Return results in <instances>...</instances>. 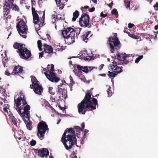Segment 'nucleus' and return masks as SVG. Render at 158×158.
Here are the masks:
<instances>
[{
  "instance_id": "nucleus-1",
  "label": "nucleus",
  "mask_w": 158,
  "mask_h": 158,
  "mask_svg": "<svg viewBox=\"0 0 158 158\" xmlns=\"http://www.w3.org/2000/svg\"><path fill=\"white\" fill-rule=\"evenodd\" d=\"M91 88L88 90L83 100L77 105L78 111L79 114H85L86 112L92 111L96 109V106H98L97 100L92 98L91 91L93 89Z\"/></svg>"
},
{
  "instance_id": "nucleus-2",
  "label": "nucleus",
  "mask_w": 158,
  "mask_h": 158,
  "mask_svg": "<svg viewBox=\"0 0 158 158\" xmlns=\"http://www.w3.org/2000/svg\"><path fill=\"white\" fill-rule=\"evenodd\" d=\"M14 102L15 108L21 116L22 118H26L29 120L30 117L29 111L30 106L27 104L25 96L21 94L17 100L15 98Z\"/></svg>"
},
{
  "instance_id": "nucleus-3",
  "label": "nucleus",
  "mask_w": 158,
  "mask_h": 158,
  "mask_svg": "<svg viewBox=\"0 0 158 158\" xmlns=\"http://www.w3.org/2000/svg\"><path fill=\"white\" fill-rule=\"evenodd\" d=\"M31 2L32 5L31 10L33 23L37 25V26L35 27V29L36 30L38 31L40 29V27L44 25L45 19V12L44 11L43 12L41 11H37L39 15L43 13V15L40 21L39 15L37 13V11L35 10V7H33V6H35L36 5V2L34 0H31Z\"/></svg>"
},
{
  "instance_id": "nucleus-4",
  "label": "nucleus",
  "mask_w": 158,
  "mask_h": 158,
  "mask_svg": "<svg viewBox=\"0 0 158 158\" xmlns=\"http://www.w3.org/2000/svg\"><path fill=\"white\" fill-rule=\"evenodd\" d=\"M67 131H64L62 135L61 141L64 144L67 150L70 149L73 146L77 143V139L76 137L69 135H66Z\"/></svg>"
},
{
  "instance_id": "nucleus-5",
  "label": "nucleus",
  "mask_w": 158,
  "mask_h": 158,
  "mask_svg": "<svg viewBox=\"0 0 158 158\" xmlns=\"http://www.w3.org/2000/svg\"><path fill=\"white\" fill-rule=\"evenodd\" d=\"M14 0H6L3 6L4 17L7 20V16L10 13L11 9L13 10L19 12L20 10L19 6L16 4H14Z\"/></svg>"
},
{
  "instance_id": "nucleus-6",
  "label": "nucleus",
  "mask_w": 158,
  "mask_h": 158,
  "mask_svg": "<svg viewBox=\"0 0 158 158\" xmlns=\"http://www.w3.org/2000/svg\"><path fill=\"white\" fill-rule=\"evenodd\" d=\"M44 70L46 71L44 73L47 78L52 82H57L60 80V77H56V74L54 72V65L52 64L51 65H48L46 68H44Z\"/></svg>"
},
{
  "instance_id": "nucleus-7",
  "label": "nucleus",
  "mask_w": 158,
  "mask_h": 158,
  "mask_svg": "<svg viewBox=\"0 0 158 158\" xmlns=\"http://www.w3.org/2000/svg\"><path fill=\"white\" fill-rule=\"evenodd\" d=\"M107 44L109 46L110 51L114 53L115 50L117 51L120 48V42L118 38L114 39L112 36H110L108 38Z\"/></svg>"
},
{
  "instance_id": "nucleus-8",
  "label": "nucleus",
  "mask_w": 158,
  "mask_h": 158,
  "mask_svg": "<svg viewBox=\"0 0 158 158\" xmlns=\"http://www.w3.org/2000/svg\"><path fill=\"white\" fill-rule=\"evenodd\" d=\"M37 130V135L42 140L43 139L46 131L48 132L49 128L46 123L43 121H41L38 124Z\"/></svg>"
},
{
  "instance_id": "nucleus-9",
  "label": "nucleus",
  "mask_w": 158,
  "mask_h": 158,
  "mask_svg": "<svg viewBox=\"0 0 158 158\" xmlns=\"http://www.w3.org/2000/svg\"><path fill=\"white\" fill-rule=\"evenodd\" d=\"M16 27L20 35L24 38L27 37L28 28L27 24L23 20H20L17 24Z\"/></svg>"
},
{
  "instance_id": "nucleus-10",
  "label": "nucleus",
  "mask_w": 158,
  "mask_h": 158,
  "mask_svg": "<svg viewBox=\"0 0 158 158\" xmlns=\"http://www.w3.org/2000/svg\"><path fill=\"white\" fill-rule=\"evenodd\" d=\"M79 22L81 27H90L91 26L89 15L86 13L82 14L79 19Z\"/></svg>"
},
{
  "instance_id": "nucleus-11",
  "label": "nucleus",
  "mask_w": 158,
  "mask_h": 158,
  "mask_svg": "<svg viewBox=\"0 0 158 158\" xmlns=\"http://www.w3.org/2000/svg\"><path fill=\"white\" fill-rule=\"evenodd\" d=\"M66 32H64V30L62 32V34L63 36L65 38V41L66 44H73L75 42V36L74 35V32L68 31H67Z\"/></svg>"
},
{
  "instance_id": "nucleus-12",
  "label": "nucleus",
  "mask_w": 158,
  "mask_h": 158,
  "mask_svg": "<svg viewBox=\"0 0 158 158\" xmlns=\"http://www.w3.org/2000/svg\"><path fill=\"white\" fill-rule=\"evenodd\" d=\"M19 53L20 58L23 59L27 60L31 56V52L27 48L24 47L22 50L20 51Z\"/></svg>"
},
{
  "instance_id": "nucleus-13",
  "label": "nucleus",
  "mask_w": 158,
  "mask_h": 158,
  "mask_svg": "<svg viewBox=\"0 0 158 158\" xmlns=\"http://www.w3.org/2000/svg\"><path fill=\"white\" fill-rule=\"evenodd\" d=\"M34 152L37 154L39 156L42 158L44 157H47L49 155V151L48 149L45 148H43L40 149H34Z\"/></svg>"
},
{
  "instance_id": "nucleus-14",
  "label": "nucleus",
  "mask_w": 158,
  "mask_h": 158,
  "mask_svg": "<svg viewBox=\"0 0 158 158\" xmlns=\"http://www.w3.org/2000/svg\"><path fill=\"white\" fill-rule=\"evenodd\" d=\"M129 55H127L125 53H122V54L119 53L117 54V58L118 60L123 61L122 62H121L122 64H126L130 61L129 60L127 59V58H129Z\"/></svg>"
},
{
  "instance_id": "nucleus-15",
  "label": "nucleus",
  "mask_w": 158,
  "mask_h": 158,
  "mask_svg": "<svg viewBox=\"0 0 158 158\" xmlns=\"http://www.w3.org/2000/svg\"><path fill=\"white\" fill-rule=\"evenodd\" d=\"M24 73L23 67L18 65L14 66L11 74L14 75H16L20 76L22 74Z\"/></svg>"
},
{
  "instance_id": "nucleus-16",
  "label": "nucleus",
  "mask_w": 158,
  "mask_h": 158,
  "mask_svg": "<svg viewBox=\"0 0 158 158\" xmlns=\"http://www.w3.org/2000/svg\"><path fill=\"white\" fill-rule=\"evenodd\" d=\"M114 64V62L113 63ZM118 64L115 63V64H110V65L109 69H111L113 70L114 72L117 73H120L123 72L122 68V67H119L117 65Z\"/></svg>"
},
{
  "instance_id": "nucleus-17",
  "label": "nucleus",
  "mask_w": 158,
  "mask_h": 158,
  "mask_svg": "<svg viewBox=\"0 0 158 158\" xmlns=\"http://www.w3.org/2000/svg\"><path fill=\"white\" fill-rule=\"evenodd\" d=\"M81 29V28L79 27L75 29H74L72 28L71 27H67L66 29L64 30V32L66 33L67 31L69 32L71 31V32H74V35L75 36V34L76 33V37L77 38H78V35L80 33Z\"/></svg>"
},
{
  "instance_id": "nucleus-18",
  "label": "nucleus",
  "mask_w": 158,
  "mask_h": 158,
  "mask_svg": "<svg viewBox=\"0 0 158 158\" xmlns=\"http://www.w3.org/2000/svg\"><path fill=\"white\" fill-rule=\"evenodd\" d=\"M44 51L45 53L48 54V55H47V56L50 57V54L53 52V48L52 46L46 44H44Z\"/></svg>"
},
{
  "instance_id": "nucleus-19",
  "label": "nucleus",
  "mask_w": 158,
  "mask_h": 158,
  "mask_svg": "<svg viewBox=\"0 0 158 158\" xmlns=\"http://www.w3.org/2000/svg\"><path fill=\"white\" fill-rule=\"evenodd\" d=\"M40 84H35L34 85L35 87L33 90L36 94L39 95H41L42 92L43 91V88L41 86L39 85Z\"/></svg>"
},
{
  "instance_id": "nucleus-20",
  "label": "nucleus",
  "mask_w": 158,
  "mask_h": 158,
  "mask_svg": "<svg viewBox=\"0 0 158 158\" xmlns=\"http://www.w3.org/2000/svg\"><path fill=\"white\" fill-rule=\"evenodd\" d=\"M25 46V45L24 44H21L17 42H15L13 45L14 48L16 49H18L17 52H18L19 53H20V51L22 50Z\"/></svg>"
},
{
  "instance_id": "nucleus-21",
  "label": "nucleus",
  "mask_w": 158,
  "mask_h": 158,
  "mask_svg": "<svg viewBox=\"0 0 158 158\" xmlns=\"http://www.w3.org/2000/svg\"><path fill=\"white\" fill-rule=\"evenodd\" d=\"M90 31H88L82 35L81 38L84 41L86 42H87L88 38L92 35H90Z\"/></svg>"
},
{
  "instance_id": "nucleus-22",
  "label": "nucleus",
  "mask_w": 158,
  "mask_h": 158,
  "mask_svg": "<svg viewBox=\"0 0 158 158\" xmlns=\"http://www.w3.org/2000/svg\"><path fill=\"white\" fill-rule=\"evenodd\" d=\"M23 119L25 123L26 124V126L27 129L29 130H31L32 127V122L30 121V119L28 120L27 119V120H26L25 119V118H23Z\"/></svg>"
},
{
  "instance_id": "nucleus-23",
  "label": "nucleus",
  "mask_w": 158,
  "mask_h": 158,
  "mask_svg": "<svg viewBox=\"0 0 158 158\" xmlns=\"http://www.w3.org/2000/svg\"><path fill=\"white\" fill-rule=\"evenodd\" d=\"M77 68L79 70H81L86 73H88L89 70L88 67L87 66H82L79 65H77Z\"/></svg>"
},
{
  "instance_id": "nucleus-24",
  "label": "nucleus",
  "mask_w": 158,
  "mask_h": 158,
  "mask_svg": "<svg viewBox=\"0 0 158 158\" xmlns=\"http://www.w3.org/2000/svg\"><path fill=\"white\" fill-rule=\"evenodd\" d=\"M72 128H67L64 131H67L66 135H69L76 137L75 130Z\"/></svg>"
},
{
  "instance_id": "nucleus-25",
  "label": "nucleus",
  "mask_w": 158,
  "mask_h": 158,
  "mask_svg": "<svg viewBox=\"0 0 158 158\" xmlns=\"http://www.w3.org/2000/svg\"><path fill=\"white\" fill-rule=\"evenodd\" d=\"M74 129H75V131H76L77 132L76 135L77 137L78 138H81L80 133L81 131H83L82 129L78 126L74 127Z\"/></svg>"
},
{
  "instance_id": "nucleus-26",
  "label": "nucleus",
  "mask_w": 158,
  "mask_h": 158,
  "mask_svg": "<svg viewBox=\"0 0 158 158\" xmlns=\"http://www.w3.org/2000/svg\"><path fill=\"white\" fill-rule=\"evenodd\" d=\"M60 94L62 96H60L59 97V98H60L61 97H62L64 99H66L67 97V90L65 89H64L62 92Z\"/></svg>"
},
{
  "instance_id": "nucleus-27",
  "label": "nucleus",
  "mask_w": 158,
  "mask_h": 158,
  "mask_svg": "<svg viewBox=\"0 0 158 158\" xmlns=\"http://www.w3.org/2000/svg\"><path fill=\"white\" fill-rule=\"evenodd\" d=\"M79 15V12L78 10H76L73 14V17L72 19V21L73 22L75 21Z\"/></svg>"
},
{
  "instance_id": "nucleus-28",
  "label": "nucleus",
  "mask_w": 158,
  "mask_h": 158,
  "mask_svg": "<svg viewBox=\"0 0 158 158\" xmlns=\"http://www.w3.org/2000/svg\"><path fill=\"white\" fill-rule=\"evenodd\" d=\"M2 56V61L4 67H6V64L8 61V58L6 56H3V54L1 55Z\"/></svg>"
},
{
  "instance_id": "nucleus-29",
  "label": "nucleus",
  "mask_w": 158,
  "mask_h": 158,
  "mask_svg": "<svg viewBox=\"0 0 158 158\" xmlns=\"http://www.w3.org/2000/svg\"><path fill=\"white\" fill-rule=\"evenodd\" d=\"M31 81L32 84H40L39 82L38 81L36 77L33 76H32Z\"/></svg>"
},
{
  "instance_id": "nucleus-30",
  "label": "nucleus",
  "mask_w": 158,
  "mask_h": 158,
  "mask_svg": "<svg viewBox=\"0 0 158 158\" xmlns=\"http://www.w3.org/2000/svg\"><path fill=\"white\" fill-rule=\"evenodd\" d=\"M131 6L133 9L134 10H137L139 7L136 3L132 2L131 3Z\"/></svg>"
},
{
  "instance_id": "nucleus-31",
  "label": "nucleus",
  "mask_w": 158,
  "mask_h": 158,
  "mask_svg": "<svg viewBox=\"0 0 158 158\" xmlns=\"http://www.w3.org/2000/svg\"><path fill=\"white\" fill-rule=\"evenodd\" d=\"M108 75L109 77L110 78H113L116 75H117V74L115 73H114L113 72H110V71H108Z\"/></svg>"
},
{
  "instance_id": "nucleus-32",
  "label": "nucleus",
  "mask_w": 158,
  "mask_h": 158,
  "mask_svg": "<svg viewBox=\"0 0 158 158\" xmlns=\"http://www.w3.org/2000/svg\"><path fill=\"white\" fill-rule=\"evenodd\" d=\"M129 36L132 38L135 39H138L139 38V35H136L134 34H131L129 35Z\"/></svg>"
},
{
  "instance_id": "nucleus-33",
  "label": "nucleus",
  "mask_w": 158,
  "mask_h": 158,
  "mask_svg": "<svg viewBox=\"0 0 158 158\" xmlns=\"http://www.w3.org/2000/svg\"><path fill=\"white\" fill-rule=\"evenodd\" d=\"M10 119H11L14 125L17 126V119L13 116H12L10 117Z\"/></svg>"
},
{
  "instance_id": "nucleus-34",
  "label": "nucleus",
  "mask_w": 158,
  "mask_h": 158,
  "mask_svg": "<svg viewBox=\"0 0 158 158\" xmlns=\"http://www.w3.org/2000/svg\"><path fill=\"white\" fill-rule=\"evenodd\" d=\"M111 14L113 15H114L116 17H117V16H118V15L117 10L115 8L112 10L111 11Z\"/></svg>"
},
{
  "instance_id": "nucleus-35",
  "label": "nucleus",
  "mask_w": 158,
  "mask_h": 158,
  "mask_svg": "<svg viewBox=\"0 0 158 158\" xmlns=\"http://www.w3.org/2000/svg\"><path fill=\"white\" fill-rule=\"evenodd\" d=\"M124 2L126 8L130 9V5H131L130 2L128 1L125 0Z\"/></svg>"
},
{
  "instance_id": "nucleus-36",
  "label": "nucleus",
  "mask_w": 158,
  "mask_h": 158,
  "mask_svg": "<svg viewBox=\"0 0 158 158\" xmlns=\"http://www.w3.org/2000/svg\"><path fill=\"white\" fill-rule=\"evenodd\" d=\"M37 45L40 51H41L42 50V43L41 40H39L37 41Z\"/></svg>"
},
{
  "instance_id": "nucleus-37",
  "label": "nucleus",
  "mask_w": 158,
  "mask_h": 158,
  "mask_svg": "<svg viewBox=\"0 0 158 158\" xmlns=\"http://www.w3.org/2000/svg\"><path fill=\"white\" fill-rule=\"evenodd\" d=\"M42 104V106L44 107L49 106L50 104L49 103L46 101L45 100L43 102Z\"/></svg>"
},
{
  "instance_id": "nucleus-38",
  "label": "nucleus",
  "mask_w": 158,
  "mask_h": 158,
  "mask_svg": "<svg viewBox=\"0 0 158 158\" xmlns=\"http://www.w3.org/2000/svg\"><path fill=\"white\" fill-rule=\"evenodd\" d=\"M53 88L52 87H49V92L50 94L52 95H54L55 93L53 90Z\"/></svg>"
},
{
  "instance_id": "nucleus-39",
  "label": "nucleus",
  "mask_w": 158,
  "mask_h": 158,
  "mask_svg": "<svg viewBox=\"0 0 158 158\" xmlns=\"http://www.w3.org/2000/svg\"><path fill=\"white\" fill-rule=\"evenodd\" d=\"M57 47H59V48H58L59 49V50L61 51H62L63 50H64L66 48V46H63L62 45H59V46H57Z\"/></svg>"
},
{
  "instance_id": "nucleus-40",
  "label": "nucleus",
  "mask_w": 158,
  "mask_h": 158,
  "mask_svg": "<svg viewBox=\"0 0 158 158\" xmlns=\"http://www.w3.org/2000/svg\"><path fill=\"white\" fill-rule=\"evenodd\" d=\"M111 88L109 87L108 89L107 90V92L108 94V96L109 97H110L113 94L112 92L110 90Z\"/></svg>"
},
{
  "instance_id": "nucleus-41",
  "label": "nucleus",
  "mask_w": 158,
  "mask_h": 158,
  "mask_svg": "<svg viewBox=\"0 0 158 158\" xmlns=\"http://www.w3.org/2000/svg\"><path fill=\"white\" fill-rule=\"evenodd\" d=\"M58 7H59V9L60 10H62L64 7V5L62 4V3L60 2V4L57 5Z\"/></svg>"
},
{
  "instance_id": "nucleus-42",
  "label": "nucleus",
  "mask_w": 158,
  "mask_h": 158,
  "mask_svg": "<svg viewBox=\"0 0 158 158\" xmlns=\"http://www.w3.org/2000/svg\"><path fill=\"white\" fill-rule=\"evenodd\" d=\"M60 15H56V17L54 19V22L53 21H52L53 23L56 24V22L57 21H58L59 20H60L59 19V17L60 16Z\"/></svg>"
},
{
  "instance_id": "nucleus-43",
  "label": "nucleus",
  "mask_w": 158,
  "mask_h": 158,
  "mask_svg": "<svg viewBox=\"0 0 158 158\" xmlns=\"http://www.w3.org/2000/svg\"><path fill=\"white\" fill-rule=\"evenodd\" d=\"M36 142L35 140L32 139L30 142V145L31 146H34L36 144Z\"/></svg>"
},
{
  "instance_id": "nucleus-44",
  "label": "nucleus",
  "mask_w": 158,
  "mask_h": 158,
  "mask_svg": "<svg viewBox=\"0 0 158 158\" xmlns=\"http://www.w3.org/2000/svg\"><path fill=\"white\" fill-rule=\"evenodd\" d=\"M60 15L59 17V19L61 21H63L64 20L65 18L64 17V15H63V16L61 14H59Z\"/></svg>"
},
{
  "instance_id": "nucleus-45",
  "label": "nucleus",
  "mask_w": 158,
  "mask_h": 158,
  "mask_svg": "<svg viewBox=\"0 0 158 158\" xmlns=\"http://www.w3.org/2000/svg\"><path fill=\"white\" fill-rule=\"evenodd\" d=\"M5 74L8 76H9L11 75L10 73V71L8 69H7L5 71Z\"/></svg>"
},
{
  "instance_id": "nucleus-46",
  "label": "nucleus",
  "mask_w": 158,
  "mask_h": 158,
  "mask_svg": "<svg viewBox=\"0 0 158 158\" xmlns=\"http://www.w3.org/2000/svg\"><path fill=\"white\" fill-rule=\"evenodd\" d=\"M38 4L40 7H41L42 6V3L43 2L42 0H38Z\"/></svg>"
},
{
  "instance_id": "nucleus-47",
  "label": "nucleus",
  "mask_w": 158,
  "mask_h": 158,
  "mask_svg": "<svg viewBox=\"0 0 158 158\" xmlns=\"http://www.w3.org/2000/svg\"><path fill=\"white\" fill-rule=\"evenodd\" d=\"M46 37L48 40L49 41H50V40H51V37L50 36V35L48 34H47L46 35Z\"/></svg>"
},
{
  "instance_id": "nucleus-48",
  "label": "nucleus",
  "mask_w": 158,
  "mask_h": 158,
  "mask_svg": "<svg viewBox=\"0 0 158 158\" xmlns=\"http://www.w3.org/2000/svg\"><path fill=\"white\" fill-rule=\"evenodd\" d=\"M113 36H112L113 39H115V38H118L117 37V33H113Z\"/></svg>"
},
{
  "instance_id": "nucleus-49",
  "label": "nucleus",
  "mask_w": 158,
  "mask_h": 158,
  "mask_svg": "<svg viewBox=\"0 0 158 158\" xmlns=\"http://www.w3.org/2000/svg\"><path fill=\"white\" fill-rule=\"evenodd\" d=\"M107 14H104L102 12L100 14V16L103 18H105V17L107 16Z\"/></svg>"
},
{
  "instance_id": "nucleus-50",
  "label": "nucleus",
  "mask_w": 158,
  "mask_h": 158,
  "mask_svg": "<svg viewBox=\"0 0 158 158\" xmlns=\"http://www.w3.org/2000/svg\"><path fill=\"white\" fill-rule=\"evenodd\" d=\"M154 7L156 10H158V3L156 2L155 5L154 6Z\"/></svg>"
},
{
  "instance_id": "nucleus-51",
  "label": "nucleus",
  "mask_w": 158,
  "mask_h": 158,
  "mask_svg": "<svg viewBox=\"0 0 158 158\" xmlns=\"http://www.w3.org/2000/svg\"><path fill=\"white\" fill-rule=\"evenodd\" d=\"M95 8L94 7H92V8H90L89 9V11L90 12H93L95 10Z\"/></svg>"
},
{
  "instance_id": "nucleus-52",
  "label": "nucleus",
  "mask_w": 158,
  "mask_h": 158,
  "mask_svg": "<svg viewBox=\"0 0 158 158\" xmlns=\"http://www.w3.org/2000/svg\"><path fill=\"white\" fill-rule=\"evenodd\" d=\"M94 68H95L96 69H97L95 67H88L89 70V71H91Z\"/></svg>"
},
{
  "instance_id": "nucleus-53",
  "label": "nucleus",
  "mask_w": 158,
  "mask_h": 158,
  "mask_svg": "<svg viewBox=\"0 0 158 158\" xmlns=\"http://www.w3.org/2000/svg\"><path fill=\"white\" fill-rule=\"evenodd\" d=\"M104 66V65L103 64H101L98 68L99 70H101L103 68Z\"/></svg>"
},
{
  "instance_id": "nucleus-54",
  "label": "nucleus",
  "mask_w": 158,
  "mask_h": 158,
  "mask_svg": "<svg viewBox=\"0 0 158 158\" xmlns=\"http://www.w3.org/2000/svg\"><path fill=\"white\" fill-rule=\"evenodd\" d=\"M134 26V24L132 23H129L128 24V27L130 28H132Z\"/></svg>"
},
{
  "instance_id": "nucleus-55",
  "label": "nucleus",
  "mask_w": 158,
  "mask_h": 158,
  "mask_svg": "<svg viewBox=\"0 0 158 158\" xmlns=\"http://www.w3.org/2000/svg\"><path fill=\"white\" fill-rule=\"evenodd\" d=\"M79 77H80V78L82 80L84 81L85 79V77L84 76V75H82L81 74V76H80Z\"/></svg>"
},
{
  "instance_id": "nucleus-56",
  "label": "nucleus",
  "mask_w": 158,
  "mask_h": 158,
  "mask_svg": "<svg viewBox=\"0 0 158 158\" xmlns=\"http://www.w3.org/2000/svg\"><path fill=\"white\" fill-rule=\"evenodd\" d=\"M58 107H59V108L62 110H65V108L64 107H62L61 106L60 104H59L58 105Z\"/></svg>"
},
{
  "instance_id": "nucleus-57",
  "label": "nucleus",
  "mask_w": 158,
  "mask_h": 158,
  "mask_svg": "<svg viewBox=\"0 0 158 158\" xmlns=\"http://www.w3.org/2000/svg\"><path fill=\"white\" fill-rule=\"evenodd\" d=\"M44 55L43 52H40L39 53V58L42 57Z\"/></svg>"
},
{
  "instance_id": "nucleus-58",
  "label": "nucleus",
  "mask_w": 158,
  "mask_h": 158,
  "mask_svg": "<svg viewBox=\"0 0 158 158\" xmlns=\"http://www.w3.org/2000/svg\"><path fill=\"white\" fill-rule=\"evenodd\" d=\"M81 129H82V131H83L84 128L85 127V123L84 122L81 125Z\"/></svg>"
},
{
  "instance_id": "nucleus-59",
  "label": "nucleus",
  "mask_w": 158,
  "mask_h": 158,
  "mask_svg": "<svg viewBox=\"0 0 158 158\" xmlns=\"http://www.w3.org/2000/svg\"><path fill=\"white\" fill-rule=\"evenodd\" d=\"M62 91H63V89H62V88H60L59 87L58 90V93H59V94L60 93H61V92H62Z\"/></svg>"
},
{
  "instance_id": "nucleus-60",
  "label": "nucleus",
  "mask_w": 158,
  "mask_h": 158,
  "mask_svg": "<svg viewBox=\"0 0 158 158\" xmlns=\"http://www.w3.org/2000/svg\"><path fill=\"white\" fill-rule=\"evenodd\" d=\"M70 79L71 80V82L73 84H74L75 82L73 79V78L71 76L70 77Z\"/></svg>"
},
{
  "instance_id": "nucleus-61",
  "label": "nucleus",
  "mask_w": 158,
  "mask_h": 158,
  "mask_svg": "<svg viewBox=\"0 0 158 158\" xmlns=\"http://www.w3.org/2000/svg\"><path fill=\"white\" fill-rule=\"evenodd\" d=\"M35 85V84H32L31 85H30V88L31 89H33L34 88V87H35V86H34Z\"/></svg>"
},
{
  "instance_id": "nucleus-62",
  "label": "nucleus",
  "mask_w": 158,
  "mask_h": 158,
  "mask_svg": "<svg viewBox=\"0 0 158 158\" xmlns=\"http://www.w3.org/2000/svg\"><path fill=\"white\" fill-rule=\"evenodd\" d=\"M57 5L61 2V0H55Z\"/></svg>"
},
{
  "instance_id": "nucleus-63",
  "label": "nucleus",
  "mask_w": 158,
  "mask_h": 158,
  "mask_svg": "<svg viewBox=\"0 0 158 158\" xmlns=\"http://www.w3.org/2000/svg\"><path fill=\"white\" fill-rule=\"evenodd\" d=\"M140 60L138 58H137L135 60V62L136 63H138L139 62V61Z\"/></svg>"
},
{
  "instance_id": "nucleus-64",
  "label": "nucleus",
  "mask_w": 158,
  "mask_h": 158,
  "mask_svg": "<svg viewBox=\"0 0 158 158\" xmlns=\"http://www.w3.org/2000/svg\"><path fill=\"white\" fill-rule=\"evenodd\" d=\"M86 133L85 132L83 136L81 138V139L82 140H84L86 137Z\"/></svg>"
}]
</instances>
